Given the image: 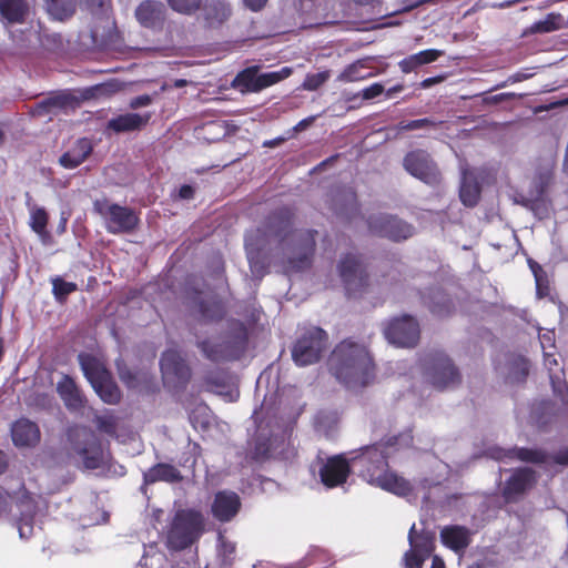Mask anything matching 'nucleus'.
<instances>
[{"mask_svg":"<svg viewBox=\"0 0 568 568\" xmlns=\"http://www.w3.org/2000/svg\"><path fill=\"white\" fill-rule=\"evenodd\" d=\"M235 544L224 538L222 535L219 536V555L222 557L224 565H230L234 558Z\"/></svg>","mask_w":568,"mask_h":568,"instance_id":"obj_53","label":"nucleus"},{"mask_svg":"<svg viewBox=\"0 0 568 568\" xmlns=\"http://www.w3.org/2000/svg\"><path fill=\"white\" fill-rule=\"evenodd\" d=\"M152 103V97L149 94H142L130 100L129 106L131 109H140L148 106Z\"/></svg>","mask_w":568,"mask_h":568,"instance_id":"obj_60","label":"nucleus"},{"mask_svg":"<svg viewBox=\"0 0 568 568\" xmlns=\"http://www.w3.org/2000/svg\"><path fill=\"white\" fill-rule=\"evenodd\" d=\"M328 79L329 71L308 73L302 83V88L307 91H315L320 87H322Z\"/></svg>","mask_w":568,"mask_h":568,"instance_id":"obj_52","label":"nucleus"},{"mask_svg":"<svg viewBox=\"0 0 568 568\" xmlns=\"http://www.w3.org/2000/svg\"><path fill=\"white\" fill-rule=\"evenodd\" d=\"M312 471H317L321 483L327 488L342 486L353 471L349 454H338L325 460L318 459L316 465L312 466Z\"/></svg>","mask_w":568,"mask_h":568,"instance_id":"obj_13","label":"nucleus"},{"mask_svg":"<svg viewBox=\"0 0 568 568\" xmlns=\"http://www.w3.org/2000/svg\"><path fill=\"white\" fill-rule=\"evenodd\" d=\"M196 311L200 318L203 321L221 320L225 313L223 303L214 297H199V301L196 302Z\"/></svg>","mask_w":568,"mask_h":568,"instance_id":"obj_38","label":"nucleus"},{"mask_svg":"<svg viewBox=\"0 0 568 568\" xmlns=\"http://www.w3.org/2000/svg\"><path fill=\"white\" fill-rule=\"evenodd\" d=\"M514 202L516 204H520L523 205L524 207H527L529 210H537V204H538V201L536 200H532L531 196H525L523 194H516L514 196Z\"/></svg>","mask_w":568,"mask_h":568,"instance_id":"obj_61","label":"nucleus"},{"mask_svg":"<svg viewBox=\"0 0 568 568\" xmlns=\"http://www.w3.org/2000/svg\"><path fill=\"white\" fill-rule=\"evenodd\" d=\"M348 297H359L368 285V275L362 260L354 254L344 255L337 265Z\"/></svg>","mask_w":568,"mask_h":568,"instance_id":"obj_10","label":"nucleus"},{"mask_svg":"<svg viewBox=\"0 0 568 568\" xmlns=\"http://www.w3.org/2000/svg\"><path fill=\"white\" fill-rule=\"evenodd\" d=\"M333 210L337 216L353 223L361 217L356 193L351 187H342L333 195Z\"/></svg>","mask_w":568,"mask_h":568,"instance_id":"obj_22","label":"nucleus"},{"mask_svg":"<svg viewBox=\"0 0 568 568\" xmlns=\"http://www.w3.org/2000/svg\"><path fill=\"white\" fill-rule=\"evenodd\" d=\"M366 224L369 233L373 235L386 237L394 242L407 240L414 234L413 225L386 213L371 214L366 220Z\"/></svg>","mask_w":568,"mask_h":568,"instance_id":"obj_12","label":"nucleus"},{"mask_svg":"<svg viewBox=\"0 0 568 568\" xmlns=\"http://www.w3.org/2000/svg\"><path fill=\"white\" fill-rule=\"evenodd\" d=\"M78 359L83 375L91 385L110 374L102 362L91 354L80 353Z\"/></svg>","mask_w":568,"mask_h":568,"instance_id":"obj_33","label":"nucleus"},{"mask_svg":"<svg viewBox=\"0 0 568 568\" xmlns=\"http://www.w3.org/2000/svg\"><path fill=\"white\" fill-rule=\"evenodd\" d=\"M68 439L72 450L82 459L87 469H97L104 464V453L100 439L87 426H73L68 429Z\"/></svg>","mask_w":568,"mask_h":568,"instance_id":"obj_6","label":"nucleus"},{"mask_svg":"<svg viewBox=\"0 0 568 568\" xmlns=\"http://www.w3.org/2000/svg\"><path fill=\"white\" fill-rule=\"evenodd\" d=\"M226 379L225 373H211L205 377V383L212 392L223 396L225 400L235 402L239 398V390L230 387Z\"/></svg>","mask_w":568,"mask_h":568,"instance_id":"obj_36","label":"nucleus"},{"mask_svg":"<svg viewBox=\"0 0 568 568\" xmlns=\"http://www.w3.org/2000/svg\"><path fill=\"white\" fill-rule=\"evenodd\" d=\"M328 336L320 327H311L304 332L292 348V357L296 365L307 366L321 359L327 349Z\"/></svg>","mask_w":568,"mask_h":568,"instance_id":"obj_9","label":"nucleus"},{"mask_svg":"<svg viewBox=\"0 0 568 568\" xmlns=\"http://www.w3.org/2000/svg\"><path fill=\"white\" fill-rule=\"evenodd\" d=\"M440 123H442L440 121H435L429 118H424V119L407 121V126L410 129V131H414V130H420V129H427V128L436 129Z\"/></svg>","mask_w":568,"mask_h":568,"instance_id":"obj_57","label":"nucleus"},{"mask_svg":"<svg viewBox=\"0 0 568 568\" xmlns=\"http://www.w3.org/2000/svg\"><path fill=\"white\" fill-rule=\"evenodd\" d=\"M439 536L443 545L456 554H464L471 542V531L465 526H445Z\"/></svg>","mask_w":568,"mask_h":568,"instance_id":"obj_25","label":"nucleus"},{"mask_svg":"<svg viewBox=\"0 0 568 568\" xmlns=\"http://www.w3.org/2000/svg\"><path fill=\"white\" fill-rule=\"evenodd\" d=\"M196 344L202 354L212 362L239 361L247 349L248 333L243 323L233 321L223 335L197 339Z\"/></svg>","mask_w":568,"mask_h":568,"instance_id":"obj_4","label":"nucleus"},{"mask_svg":"<svg viewBox=\"0 0 568 568\" xmlns=\"http://www.w3.org/2000/svg\"><path fill=\"white\" fill-rule=\"evenodd\" d=\"M190 420L195 428L205 429L210 424V412L206 406H199L191 415Z\"/></svg>","mask_w":568,"mask_h":568,"instance_id":"obj_55","label":"nucleus"},{"mask_svg":"<svg viewBox=\"0 0 568 568\" xmlns=\"http://www.w3.org/2000/svg\"><path fill=\"white\" fill-rule=\"evenodd\" d=\"M412 440V434L406 433L389 438L387 443H377L348 453L353 471L371 485L397 496H408L414 489L413 484L386 468L390 450L396 446H409Z\"/></svg>","mask_w":568,"mask_h":568,"instance_id":"obj_2","label":"nucleus"},{"mask_svg":"<svg viewBox=\"0 0 568 568\" xmlns=\"http://www.w3.org/2000/svg\"><path fill=\"white\" fill-rule=\"evenodd\" d=\"M139 23L148 29H161L165 20V7L160 1L145 0L135 9Z\"/></svg>","mask_w":568,"mask_h":568,"instance_id":"obj_23","label":"nucleus"},{"mask_svg":"<svg viewBox=\"0 0 568 568\" xmlns=\"http://www.w3.org/2000/svg\"><path fill=\"white\" fill-rule=\"evenodd\" d=\"M293 430V423L288 422L283 430L281 438L277 435H272L270 438H263L261 435L256 438L253 457L257 460H263L272 457L287 459L293 452L284 448L285 437L290 436Z\"/></svg>","mask_w":568,"mask_h":568,"instance_id":"obj_18","label":"nucleus"},{"mask_svg":"<svg viewBox=\"0 0 568 568\" xmlns=\"http://www.w3.org/2000/svg\"><path fill=\"white\" fill-rule=\"evenodd\" d=\"M97 425L100 430H103L108 434L114 433V424L110 418L106 417H98Z\"/></svg>","mask_w":568,"mask_h":568,"instance_id":"obj_64","label":"nucleus"},{"mask_svg":"<svg viewBox=\"0 0 568 568\" xmlns=\"http://www.w3.org/2000/svg\"><path fill=\"white\" fill-rule=\"evenodd\" d=\"M240 508L241 499L236 493L231 490H221L214 496L211 511L216 520L227 523L237 515Z\"/></svg>","mask_w":568,"mask_h":568,"instance_id":"obj_20","label":"nucleus"},{"mask_svg":"<svg viewBox=\"0 0 568 568\" xmlns=\"http://www.w3.org/2000/svg\"><path fill=\"white\" fill-rule=\"evenodd\" d=\"M203 532V516L194 509L175 513L166 534V546L178 551L190 547Z\"/></svg>","mask_w":568,"mask_h":568,"instance_id":"obj_5","label":"nucleus"},{"mask_svg":"<svg viewBox=\"0 0 568 568\" xmlns=\"http://www.w3.org/2000/svg\"><path fill=\"white\" fill-rule=\"evenodd\" d=\"M19 516L17 518V528L21 539H29L34 532V516L37 514V503L33 497L23 491L17 500Z\"/></svg>","mask_w":568,"mask_h":568,"instance_id":"obj_19","label":"nucleus"},{"mask_svg":"<svg viewBox=\"0 0 568 568\" xmlns=\"http://www.w3.org/2000/svg\"><path fill=\"white\" fill-rule=\"evenodd\" d=\"M529 372V363L521 355L511 354L507 357L506 378L511 383L524 382Z\"/></svg>","mask_w":568,"mask_h":568,"instance_id":"obj_37","label":"nucleus"},{"mask_svg":"<svg viewBox=\"0 0 568 568\" xmlns=\"http://www.w3.org/2000/svg\"><path fill=\"white\" fill-rule=\"evenodd\" d=\"M423 362L427 379L434 387L445 389L459 383V373L445 354H428Z\"/></svg>","mask_w":568,"mask_h":568,"instance_id":"obj_11","label":"nucleus"},{"mask_svg":"<svg viewBox=\"0 0 568 568\" xmlns=\"http://www.w3.org/2000/svg\"><path fill=\"white\" fill-rule=\"evenodd\" d=\"M484 456L491 458L497 462L518 459L525 463L548 465H568V447L560 449L555 456H550L541 449L532 448H509L504 449L498 446H489L485 452Z\"/></svg>","mask_w":568,"mask_h":568,"instance_id":"obj_8","label":"nucleus"},{"mask_svg":"<svg viewBox=\"0 0 568 568\" xmlns=\"http://www.w3.org/2000/svg\"><path fill=\"white\" fill-rule=\"evenodd\" d=\"M293 70L290 67H283L277 71L271 72H258L256 73V92H260L271 85H274L285 79H287L292 74Z\"/></svg>","mask_w":568,"mask_h":568,"instance_id":"obj_44","label":"nucleus"},{"mask_svg":"<svg viewBox=\"0 0 568 568\" xmlns=\"http://www.w3.org/2000/svg\"><path fill=\"white\" fill-rule=\"evenodd\" d=\"M202 0H168L170 7L180 13L190 14L200 8Z\"/></svg>","mask_w":568,"mask_h":568,"instance_id":"obj_54","label":"nucleus"},{"mask_svg":"<svg viewBox=\"0 0 568 568\" xmlns=\"http://www.w3.org/2000/svg\"><path fill=\"white\" fill-rule=\"evenodd\" d=\"M339 422V415L336 410L323 409L320 410L315 416V429L317 433L332 437L337 428Z\"/></svg>","mask_w":568,"mask_h":568,"instance_id":"obj_40","label":"nucleus"},{"mask_svg":"<svg viewBox=\"0 0 568 568\" xmlns=\"http://www.w3.org/2000/svg\"><path fill=\"white\" fill-rule=\"evenodd\" d=\"M166 557L158 549L156 544L144 545L143 556L139 568H166Z\"/></svg>","mask_w":568,"mask_h":568,"instance_id":"obj_42","label":"nucleus"},{"mask_svg":"<svg viewBox=\"0 0 568 568\" xmlns=\"http://www.w3.org/2000/svg\"><path fill=\"white\" fill-rule=\"evenodd\" d=\"M80 7L97 18H104L108 22L111 0H80Z\"/></svg>","mask_w":568,"mask_h":568,"instance_id":"obj_47","label":"nucleus"},{"mask_svg":"<svg viewBox=\"0 0 568 568\" xmlns=\"http://www.w3.org/2000/svg\"><path fill=\"white\" fill-rule=\"evenodd\" d=\"M530 268L534 273L535 281H536V287H537V295L539 297L544 296L545 293L542 291V284H541V276L539 275V272L541 271L540 266L537 263L529 262Z\"/></svg>","mask_w":568,"mask_h":568,"instance_id":"obj_62","label":"nucleus"},{"mask_svg":"<svg viewBox=\"0 0 568 568\" xmlns=\"http://www.w3.org/2000/svg\"><path fill=\"white\" fill-rule=\"evenodd\" d=\"M561 16L549 13L545 19L538 20L530 27L532 32L547 33L560 28Z\"/></svg>","mask_w":568,"mask_h":568,"instance_id":"obj_49","label":"nucleus"},{"mask_svg":"<svg viewBox=\"0 0 568 568\" xmlns=\"http://www.w3.org/2000/svg\"><path fill=\"white\" fill-rule=\"evenodd\" d=\"M328 364L332 374L347 389H359L374 378V365L367 348L351 339L336 345Z\"/></svg>","mask_w":568,"mask_h":568,"instance_id":"obj_3","label":"nucleus"},{"mask_svg":"<svg viewBox=\"0 0 568 568\" xmlns=\"http://www.w3.org/2000/svg\"><path fill=\"white\" fill-rule=\"evenodd\" d=\"M480 196V186L471 171L464 169L462 171V181L459 187V197L464 205L473 207L478 203Z\"/></svg>","mask_w":568,"mask_h":568,"instance_id":"obj_31","label":"nucleus"},{"mask_svg":"<svg viewBox=\"0 0 568 568\" xmlns=\"http://www.w3.org/2000/svg\"><path fill=\"white\" fill-rule=\"evenodd\" d=\"M435 532L423 530L416 532L415 524L409 529V550L405 552L404 560L406 568H420L423 562L432 556L435 548Z\"/></svg>","mask_w":568,"mask_h":568,"instance_id":"obj_15","label":"nucleus"},{"mask_svg":"<svg viewBox=\"0 0 568 568\" xmlns=\"http://www.w3.org/2000/svg\"><path fill=\"white\" fill-rule=\"evenodd\" d=\"M257 67H250L241 71L234 79L233 85L241 92H256Z\"/></svg>","mask_w":568,"mask_h":568,"instance_id":"obj_45","label":"nucleus"},{"mask_svg":"<svg viewBox=\"0 0 568 568\" xmlns=\"http://www.w3.org/2000/svg\"><path fill=\"white\" fill-rule=\"evenodd\" d=\"M384 336L396 347H414L419 339V325L410 315L395 317L384 327Z\"/></svg>","mask_w":568,"mask_h":568,"instance_id":"obj_14","label":"nucleus"},{"mask_svg":"<svg viewBox=\"0 0 568 568\" xmlns=\"http://www.w3.org/2000/svg\"><path fill=\"white\" fill-rule=\"evenodd\" d=\"M91 386L104 403L111 405L119 403L121 393L110 374Z\"/></svg>","mask_w":568,"mask_h":568,"instance_id":"obj_39","label":"nucleus"},{"mask_svg":"<svg viewBox=\"0 0 568 568\" xmlns=\"http://www.w3.org/2000/svg\"><path fill=\"white\" fill-rule=\"evenodd\" d=\"M364 65L361 61L349 64L346 67L337 77V81L341 82H355L367 78V73L363 71Z\"/></svg>","mask_w":568,"mask_h":568,"instance_id":"obj_50","label":"nucleus"},{"mask_svg":"<svg viewBox=\"0 0 568 568\" xmlns=\"http://www.w3.org/2000/svg\"><path fill=\"white\" fill-rule=\"evenodd\" d=\"M11 437L17 447H33L40 442V429L34 422L20 418L11 426Z\"/></svg>","mask_w":568,"mask_h":568,"instance_id":"obj_26","label":"nucleus"},{"mask_svg":"<svg viewBox=\"0 0 568 568\" xmlns=\"http://www.w3.org/2000/svg\"><path fill=\"white\" fill-rule=\"evenodd\" d=\"M57 392L68 410L80 412L85 407V396L69 375H63L57 383Z\"/></svg>","mask_w":568,"mask_h":568,"instance_id":"obj_24","label":"nucleus"},{"mask_svg":"<svg viewBox=\"0 0 568 568\" xmlns=\"http://www.w3.org/2000/svg\"><path fill=\"white\" fill-rule=\"evenodd\" d=\"M69 102V98L64 94H61V95H55V97H51V98H48V99H44L43 101H41L38 106H37V110H38V113L39 114H43V113H53L54 110H59V109H63L64 106H67Z\"/></svg>","mask_w":568,"mask_h":568,"instance_id":"obj_51","label":"nucleus"},{"mask_svg":"<svg viewBox=\"0 0 568 568\" xmlns=\"http://www.w3.org/2000/svg\"><path fill=\"white\" fill-rule=\"evenodd\" d=\"M77 9V0H45V10L54 20L71 18Z\"/></svg>","mask_w":568,"mask_h":568,"instance_id":"obj_41","label":"nucleus"},{"mask_svg":"<svg viewBox=\"0 0 568 568\" xmlns=\"http://www.w3.org/2000/svg\"><path fill=\"white\" fill-rule=\"evenodd\" d=\"M143 478L145 484H153L160 480L175 483L181 479V474L170 464H156L143 474Z\"/></svg>","mask_w":568,"mask_h":568,"instance_id":"obj_35","label":"nucleus"},{"mask_svg":"<svg viewBox=\"0 0 568 568\" xmlns=\"http://www.w3.org/2000/svg\"><path fill=\"white\" fill-rule=\"evenodd\" d=\"M29 14L27 0H0V21L4 24L23 23Z\"/></svg>","mask_w":568,"mask_h":568,"instance_id":"obj_28","label":"nucleus"},{"mask_svg":"<svg viewBox=\"0 0 568 568\" xmlns=\"http://www.w3.org/2000/svg\"><path fill=\"white\" fill-rule=\"evenodd\" d=\"M13 497L0 486V514L8 510Z\"/></svg>","mask_w":568,"mask_h":568,"instance_id":"obj_63","label":"nucleus"},{"mask_svg":"<svg viewBox=\"0 0 568 568\" xmlns=\"http://www.w3.org/2000/svg\"><path fill=\"white\" fill-rule=\"evenodd\" d=\"M544 364L549 372V379L554 393L561 394L564 389H567V385L564 381H561L560 374L554 372V367L558 365L555 354L551 352H544Z\"/></svg>","mask_w":568,"mask_h":568,"instance_id":"obj_46","label":"nucleus"},{"mask_svg":"<svg viewBox=\"0 0 568 568\" xmlns=\"http://www.w3.org/2000/svg\"><path fill=\"white\" fill-rule=\"evenodd\" d=\"M93 210L103 220L104 227L110 234L131 233L139 224V216L134 210L111 203L108 200H97Z\"/></svg>","mask_w":568,"mask_h":568,"instance_id":"obj_7","label":"nucleus"},{"mask_svg":"<svg viewBox=\"0 0 568 568\" xmlns=\"http://www.w3.org/2000/svg\"><path fill=\"white\" fill-rule=\"evenodd\" d=\"M52 294L54 298L63 303L67 297L78 290V285L74 282H67L60 276L51 278Z\"/></svg>","mask_w":568,"mask_h":568,"instance_id":"obj_48","label":"nucleus"},{"mask_svg":"<svg viewBox=\"0 0 568 568\" xmlns=\"http://www.w3.org/2000/svg\"><path fill=\"white\" fill-rule=\"evenodd\" d=\"M539 342L544 352H548V348H555V332L546 331L539 333Z\"/></svg>","mask_w":568,"mask_h":568,"instance_id":"obj_59","label":"nucleus"},{"mask_svg":"<svg viewBox=\"0 0 568 568\" xmlns=\"http://www.w3.org/2000/svg\"><path fill=\"white\" fill-rule=\"evenodd\" d=\"M316 234L314 230L295 229L291 209L275 210L261 226L245 234L244 245L252 274L263 276L273 260L286 272L307 268L314 255Z\"/></svg>","mask_w":568,"mask_h":568,"instance_id":"obj_1","label":"nucleus"},{"mask_svg":"<svg viewBox=\"0 0 568 568\" xmlns=\"http://www.w3.org/2000/svg\"><path fill=\"white\" fill-rule=\"evenodd\" d=\"M91 152V141L87 138L79 139L70 150L60 156L59 163L64 169H75L87 160Z\"/></svg>","mask_w":568,"mask_h":568,"instance_id":"obj_29","label":"nucleus"},{"mask_svg":"<svg viewBox=\"0 0 568 568\" xmlns=\"http://www.w3.org/2000/svg\"><path fill=\"white\" fill-rule=\"evenodd\" d=\"M232 9L225 0H212L204 7V19L210 27H219L230 19Z\"/></svg>","mask_w":568,"mask_h":568,"instance_id":"obj_34","label":"nucleus"},{"mask_svg":"<svg viewBox=\"0 0 568 568\" xmlns=\"http://www.w3.org/2000/svg\"><path fill=\"white\" fill-rule=\"evenodd\" d=\"M384 91L385 89L383 84L376 82L367 88H364L359 94L364 100H372L384 93Z\"/></svg>","mask_w":568,"mask_h":568,"instance_id":"obj_58","label":"nucleus"},{"mask_svg":"<svg viewBox=\"0 0 568 568\" xmlns=\"http://www.w3.org/2000/svg\"><path fill=\"white\" fill-rule=\"evenodd\" d=\"M403 165L413 176L429 185H436L440 182V173L430 155L424 150H415L407 153Z\"/></svg>","mask_w":568,"mask_h":568,"instance_id":"obj_16","label":"nucleus"},{"mask_svg":"<svg viewBox=\"0 0 568 568\" xmlns=\"http://www.w3.org/2000/svg\"><path fill=\"white\" fill-rule=\"evenodd\" d=\"M151 116L150 112L120 114L109 120L108 128L115 133L139 131L149 123Z\"/></svg>","mask_w":568,"mask_h":568,"instance_id":"obj_27","label":"nucleus"},{"mask_svg":"<svg viewBox=\"0 0 568 568\" xmlns=\"http://www.w3.org/2000/svg\"><path fill=\"white\" fill-rule=\"evenodd\" d=\"M160 367L163 382L168 386L174 388L183 387L190 379V368L175 349H168L162 354Z\"/></svg>","mask_w":568,"mask_h":568,"instance_id":"obj_17","label":"nucleus"},{"mask_svg":"<svg viewBox=\"0 0 568 568\" xmlns=\"http://www.w3.org/2000/svg\"><path fill=\"white\" fill-rule=\"evenodd\" d=\"M443 54V51L436 49L423 50L400 60L398 67L403 73H410L424 64L436 61Z\"/></svg>","mask_w":568,"mask_h":568,"instance_id":"obj_32","label":"nucleus"},{"mask_svg":"<svg viewBox=\"0 0 568 568\" xmlns=\"http://www.w3.org/2000/svg\"><path fill=\"white\" fill-rule=\"evenodd\" d=\"M423 301L437 316H447L455 308L453 300L440 288H432L427 295L423 296Z\"/></svg>","mask_w":568,"mask_h":568,"instance_id":"obj_30","label":"nucleus"},{"mask_svg":"<svg viewBox=\"0 0 568 568\" xmlns=\"http://www.w3.org/2000/svg\"><path fill=\"white\" fill-rule=\"evenodd\" d=\"M544 187L542 185H538L536 190V194L531 195L532 200L538 201L537 210H531L536 216L539 219L545 217L548 214V205L542 197Z\"/></svg>","mask_w":568,"mask_h":568,"instance_id":"obj_56","label":"nucleus"},{"mask_svg":"<svg viewBox=\"0 0 568 568\" xmlns=\"http://www.w3.org/2000/svg\"><path fill=\"white\" fill-rule=\"evenodd\" d=\"M536 481V474L532 469L525 467L516 469L505 483L503 496L507 501H515L520 495L532 487Z\"/></svg>","mask_w":568,"mask_h":568,"instance_id":"obj_21","label":"nucleus"},{"mask_svg":"<svg viewBox=\"0 0 568 568\" xmlns=\"http://www.w3.org/2000/svg\"><path fill=\"white\" fill-rule=\"evenodd\" d=\"M26 196V206L30 214L29 226L33 232L45 229L49 221V216L45 209L34 204L29 193H27Z\"/></svg>","mask_w":568,"mask_h":568,"instance_id":"obj_43","label":"nucleus"}]
</instances>
